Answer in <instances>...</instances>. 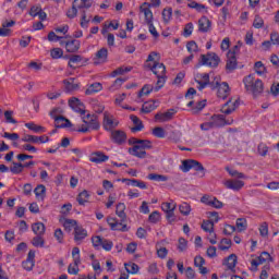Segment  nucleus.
<instances>
[{"instance_id": "obj_1", "label": "nucleus", "mask_w": 279, "mask_h": 279, "mask_svg": "<svg viewBox=\"0 0 279 279\" xmlns=\"http://www.w3.org/2000/svg\"><path fill=\"white\" fill-rule=\"evenodd\" d=\"M144 69L151 71L158 78L156 86L154 87L155 93H158L167 82V68L165 66V63H160V53L151 51L144 63Z\"/></svg>"}, {"instance_id": "obj_2", "label": "nucleus", "mask_w": 279, "mask_h": 279, "mask_svg": "<svg viewBox=\"0 0 279 279\" xmlns=\"http://www.w3.org/2000/svg\"><path fill=\"white\" fill-rule=\"evenodd\" d=\"M129 143L133 145L132 148H129L131 156H135V158H147V151L145 149H151V141L133 137L129 140Z\"/></svg>"}, {"instance_id": "obj_3", "label": "nucleus", "mask_w": 279, "mask_h": 279, "mask_svg": "<svg viewBox=\"0 0 279 279\" xmlns=\"http://www.w3.org/2000/svg\"><path fill=\"white\" fill-rule=\"evenodd\" d=\"M81 119L84 124L81 125V128L77 130V132H82L83 134H86L87 132H90V130H99V119L95 114L90 113H84L81 116Z\"/></svg>"}, {"instance_id": "obj_4", "label": "nucleus", "mask_w": 279, "mask_h": 279, "mask_svg": "<svg viewBox=\"0 0 279 279\" xmlns=\"http://www.w3.org/2000/svg\"><path fill=\"white\" fill-rule=\"evenodd\" d=\"M244 86L246 90L252 93L254 96L260 95L265 90V85H263V81L259 78L255 80L254 75L250 74L243 80Z\"/></svg>"}, {"instance_id": "obj_5", "label": "nucleus", "mask_w": 279, "mask_h": 279, "mask_svg": "<svg viewBox=\"0 0 279 279\" xmlns=\"http://www.w3.org/2000/svg\"><path fill=\"white\" fill-rule=\"evenodd\" d=\"M210 88L211 90L218 89L217 95L219 99H227L228 95H230V85L227 82L221 83V78L216 76L214 81H211Z\"/></svg>"}, {"instance_id": "obj_6", "label": "nucleus", "mask_w": 279, "mask_h": 279, "mask_svg": "<svg viewBox=\"0 0 279 279\" xmlns=\"http://www.w3.org/2000/svg\"><path fill=\"white\" fill-rule=\"evenodd\" d=\"M221 125H232V120L226 121L223 116H214L211 117L210 121L201 124V130L208 132V130H213V128H219Z\"/></svg>"}, {"instance_id": "obj_7", "label": "nucleus", "mask_w": 279, "mask_h": 279, "mask_svg": "<svg viewBox=\"0 0 279 279\" xmlns=\"http://www.w3.org/2000/svg\"><path fill=\"white\" fill-rule=\"evenodd\" d=\"M90 5H93V2L88 0H74L72 8L66 12L68 19H75V16H77V10H88Z\"/></svg>"}, {"instance_id": "obj_8", "label": "nucleus", "mask_w": 279, "mask_h": 279, "mask_svg": "<svg viewBox=\"0 0 279 279\" xmlns=\"http://www.w3.org/2000/svg\"><path fill=\"white\" fill-rule=\"evenodd\" d=\"M219 62H221V59L215 52H208L207 54L201 56V64L204 66L216 68L219 66Z\"/></svg>"}, {"instance_id": "obj_9", "label": "nucleus", "mask_w": 279, "mask_h": 279, "mask_svg": "<svg viewBox=\"0 0 279 279\" xmlns=\"http://www.w3.org/2000/svg\"><path fill=\"white\" fill-rule=\"evenodd\" d=\"M180 169L183 171V173H189L190 169H195V171H204V166H202V163L197 160L187 159L182 161Z\"/></svg>"}, {"instance_id": "obj_10", "label": "nucleus", "mask_w": 279, "mask_h": 279, "mask_svg": "<svg viewBox=\"0 0 279 279\" xmlns=\"http://www.w3.org/2000/svg\"><path fill=\"white\" fill-rule=\"evenodd\" d=\"M194 80L197 84L196 88H198L199 90H204L206 86H210V84L213 83L210 82V75L208 73L196 74Z\"/></svg>"}, {"instance_id": "obj_11", "label": "nucleus", "mask_w": 279, "mask_h": 279, "mask_svg": "<svg viewBox=\"0 0 279 279\" xmlns=\"http://www.w3.org/2000/svg\"><path fill=\"white\" fill-rule=\"evenodd\" d=\"M267 260H271V255L267 252H263L258 257L251 260V269L252 271H256L259 265L267 263Z\"/></svg>"}, {"instance_id": "obj_12", "label": "nucleus", "mask_w": 279, "mask_h": 279, "mask_svg": "<svg viewBox=\"0 0 279 279\" xmlns=\"http://www.w3.org/2000/svg\"><path fill=\"white\" fill-rule=\"evenodd\" d=\"M102 125L105 130L110 131L114 130L117 125H119V121L114 119V116L110 114L108 111L104 113V122Z\"/></svg>"}, {"instance_id": "obj_13", "label": "nucleus", "mask_w": 279, "mask_h": 279, "mask_svg": "<svg viewBox=\"0 0 279 279\" xmlns=\"http://www.w3.org/2000/svg\"><path fill=\"white\" fill-rule=\"evenodd\" d=\"M69 106L74 110V112H77L81 114H86V107L84 106V102H81L78 98L72 97L69 99Z\"/></svg>"}, {"instance_id": "obj_14", "label": "nucleus", "mask_w": 279, "mask_h": 279, "mask_svg": "<svg viewBox=\"0 0 279 279\" xmlns=\"http://www.w3.org/2000/svg\"><path fill=\"white\" fill-rule=\"evenodd\" d=\"M58 109H52L50 111V117L54 119L58 128H71V121L62 116H57Z\"/></svg>"}, {"instance_id": "obj_15", "label": "nucleus", "mask_w": 279, "mask_h": 279, "mask_svg": "<svg viewBox=\"0 0 279 279\" xmlns=\"http://www.w3.org/2000/svg\"><path fill=\"white\" fill-rule=\"evenodd\" d=\"M107 223L108 226H110L111 230L128 232V225H125V221H123V219H121V222H119L117 218H108Z\"/></svg>"}, {"instance_id": "obj_16", "label": "nucleus", "mask_w": 279, "mask_h": 279, "mask_svg": "<svg viewBox=\"0 0 279 279\" xmlns=\"http://www.w3.org/2000/svg\"><path fill=\"white\" fill-rule=\"evenodd\" d=\"M140 12L144 15L146 24L154 22V13L151 12V4H149V2L142 3Z\"/></svg>"}, {"instance_id": "obj_17", "label": "nucleus", "mask_w": 279, "mask_h": 279, "mask_svg": "<svg viewBox=\"0 0 279 279\" xmlns=\"http://www.w3.org/2000/svg\"><path fill=\"white\" fill-rule=\"evenodd\" d=\"M213 29V22L207 16H202L198 20V32L202 34H208Z\"/></svg>"}, {"instance_id": "obj_18", "label": "nucleus", "mask_w": 279, "mask_h": 279, "mask_svg": "<svg viewBox=\"0 0 279 279\" xmlns=\"http://www.w3.org/2000/svg\"><path fill=\"white\" fill-rule=\"evenodd\" d=\"M106 62H108V48H101L94 57V64H106Z\"/></svg>"}, {"instance_id": "obj_19", "label": "nucleus", "mask_w": 279, "mask_h": 279, "mask_svg": "<svg viewBox=\"0 0 279 279\" xmlns=\"http://www.w3.org/2000/svg\"><path fill=\"white\" fill-rule=\"evenodd\" d=\"M226 189H230L231 191H241L245 186V182L236 179L227 180L223 182Z\"/></svg>"}, {"instance_id": "obj_20", "label": "nucleus", "mask_w": 279, "mask_h": 279, "mask_svg": "<svg viewBox=\"0 0 279 279\" xmlns=\"http://www.w3.org/2000/svg\"><path fill=\"white\" fill-rule=\"evenodd\" d=\"M201 201L203 204H206V206H213V208H217V209L223 208V203L217 199V197L203 196Z\"/></svg>"}, {"instance_id": "obj_21", "label": "nucleus", "mask_w": 279, "mask_h": 279, "mask_svg": "<svg viewBox=\"0 0 279 279\" xmlns=\"http://www.w3.org/2000/svg\"><path fill=\"white\" fill-rule=\"evenodd\" d=\"M238 108H239V100L230 99L223 105L221 111L223 112V114H232V112H234V110H236Z\"/></svg>"}, {"instance_id": "obj_22", "label": "nucleus", "mask_w": 279, "mask_h": 279, "mask_svg": "<svg viewBox=\"0 0 279 279\" xmlns=\"http://www.w3.org/2000/svg\"><path fill=\"white\" fill-rule=\"evenodd\" d=\"M34 258H36V253L34 251H29L26 260L22 263L23 269L32 271L35 265Z\"/></svg>"}, {"instance_id": "obj_23", "label": "nucleus", "mask_w": 279, "mask_h": 279, "mask_svg": "<svg viewBox=\"0 0 279 279\" xmlns=\"http://www.w3.org/2000/svg\"><path fill=\"white\" fill-rule=\"evenodd\" d=\"M110 157L101 151H95L90 155L89 160L90 162H95L96 165H101V162H107Z\"/></svg>"}, {"instance_id": "obj_24", "label": "nucleus", "mask_w": 279, "mask_h": 279, "mask_svg": "<svg viewBox=\"0 0 279 279\" xmlns=\"http://www.w3.org/2000/svg\"><path fill=\"white\" fill-rule=\"evenodd\" d=\"M111 141L117 143V145H123L128 141V135L123 131H113L111 133Z\"/></svg>"}, {"instance_id": "obj_25", "label": "nucleus", "mask_w": 279, "mask_h": 279, "mask_svg": "<svg viewBox=\"0 0 279 279\" xmlns=\"http://www.w3.org/2000/svg\"><path fill=\"white\" fill-rule=\"evenodd\" d=\"M158 106H160V100H148L143 104L142 112L149 114V112H154Z\"/></svg>"}, {"instance_id": "obj_26", "label": "nucleus", "mask_w": 279, "mask_h": 279, "mask_svg": "<svg viewBox=\"0 0 279 279\" xmlns=\"http://www.w3.org/2000/svg\"><path fill=\"white\" fill-rule=\"evenodd\" d=\"M173 114H175V110L169 109L167 112L157 113L155 119L156 121H159V123H167V121H171V119H173Z\"/></svg>"}, {"instance_id": "obj_27", "label": "nucleus", "mask_w": 279, "mask_h": 279, "mask_svg": "<svg viewBox=\"0 0 279 279\" xmlns=\"http://www.w3.org/2000/svg\"><path fill=\"white\" fill-rule=\"evenodd\" d=\"M82 44L77 39H71L65 43V50L68 53H77Z\"/></svg>"}, {"instance_id": "obj_28", "label": "nucleus", "mask_w": 279, "mask_h": 279, "mask_svg": "<svg viewBox=\"0 0 279 279\" xmlns=\"http://www.w3.org/2000/svg\"><path fill=\"white\" fill-rule=\"evenodd\" d=\"M227 65L226 69L229 73H232V71H234V69H236V57H234V52L229 51L227 53Z\"/></svg>"}, {"instance_id": "obj_29", "label": "nucleus", "mask_w": 279, "mask_h": 279, "mask_svg": "<svg viewBox=\"0 0 279 279\" xmlns=\"http://www.w3.org/2000/svg\"><path fill=\"white\" fill-rule=\"evenodd\" d=\"M65 89L68 93H73L75 90H80V83L75 82V78L71 77L63 81Z\"/></svg>"}, {"instance_id": "obj_30", "label": "nucleus", "mask_w": 279, "mask_h": 279, "mask_svg": "<svg viewBox=\"0 0 279 279\" xmlns=\"http://www.w3.org/2000/svg\"><path fill=\"white\" fill-rule=\"evenodd\" d=\"M223 265L227 267V269L229 271H234L235 267H236V255L235 254H231L229 255L225 262Z\"/></svg>"}, {"instance_id": "obj_31", "label": "nucleus", "mask_w": 279, "mask_h": 279, "mask_svg": "<svg viewBox=\"0 0 279 279\" xmlns=\"http://www.w3.org/2000/svg\"><path fill=\"white\" fill-rule=\"evenodd\" d=\"M34 193L38 202H44L45 195H47V187H45L43 184H39L35 187Z\"/></svg>"}, {"instance_id": "obj_32", "label": "nucleus", "mask_w": 279, "mask_h": 279, "mask_svg": "<svg viewBox=\"0 0 279 279\" xmlns=\"http://www.w3.org/2000/svg\"><path fill=\"white\" fill-rule=\"evenodd\" d=\"M25 128H27V130H31L32 132H35V134H45V132H47V129L45 126L38 125L34 122L25 123Z\"/></svg>"}, {"instance_id": "obj_33", "label": "nucleus", "mask_w": 279, "mask_h": 279, "mask_svg": "<svg viewBox=\"0 0 279 279\" xmlns=\"http://www.w3.org/2000/svg\"><path fill=\"white\" fill-rule=\"evenodd\" d=\"M131 121L134 123V126L131 129V131L133 133H136V132H141L143 130V128H145L143 125V121H141V119H138V117L132 114L130 117Z\"/></svg>"}, {"instance_id": "obj_34", "label": "nucleus", "mask_w": 279, "mask_h": 279, "mask_svg": "<svg viewBox=\"0 0 279 279\" xmlns=\"http://www.w3.org/2000/svg\"><path fill=\"white\" fill-rule=\"evenodd\" d=\"M104 90V85L101 83H94L87 87L85 95H95V93H101Z\"/></svg>"}, {"instance_id": "obj_35", "label": "nucleus", "mask_w": 279, "mask_h": 279, "mask_svg": "<svg viewBox=\"0 0 279 279\" xmlns=\"http://www.w3.org/2000/svg\"><path fill=\"white\" fill-rule=\"evenodd\" d=\"M85 236H88L86 229L78 226L74 228V241H84Z\"/></svg>"}, {"instance_id": "obj_36", "label": "nucleus", "mask_w": 279, "mask_h": 279, "mask_svg": "<svg viewBox=\"0 0 279 279\" xmlns=\"http://www.w3.org/2000/svg\"><path fill=\"white\" fill-rule=\"evenodd\" d=\"M116 215L122 219V221H125L128 219V215H125V203H119L116 207Z\"/></svg>"}, {"instance_id": "obj_37", "label": "nucleus", "mask_w": 279, "mask_h": 279, "mask_svg": "<svg viewBox=\"0 0 279 279\" xmlns=\"http://www.w3.org/2000/svg\"><path fill=\"white\" fill-rule=\"evenodd\" d=\"M32 230L37 236H43V234H45V223L35 222L32 225Z\"/></svg>"}, {"instance_id": "obj_38", "label": "nucleus", "mask_w": 279, "mask_h": 279, "mask_svg": "<svg viewBox=\"0 0 279 279\" xmlns=\"http://www.w3.org/2000/svg\"><path fill=\"white\" fill-rule=\"evenodd\" d=\"M201 228L204 232L213 234L215 232V222H213V220H204Z\"/></svg>"}, {"instance_id": "obj_39", "label": "nucleus", "mask_w": 279, "mask_h": 279, "mask_svg": "<svg viewBox=\"0 0 279 279\" xmlns=\"http://www.w3.org/2000/svg\"><path fill=\"white\" fill-rule=\"evenodd\" d=\"M122 182H128L131 186H137V189H147V184L143 181H138L136 179H123Z\"/></svg>"}, {"instance_id": "obj_40", "label": "nucleus", "mask_w": 279, "mask_h": 279, "mask_svg": "<svg viewBox=\"0 0 279 279\" xmlns=\"http://www.w3.org/2000/svg\"><path fill=\"white\" fill-rule=\"evenodd\" d=\"M187 8H191L192 10H196V12H204V10H206V5L195 2L194 0L189 1Z\"/></svg>"}, {"instance_id": "obj_41", "label": "nucleus", "mask_w": 279, "mask_h": 279, "mask_svg": "<svg viewBox=\"0 0 279 279\" xmlns=\"http://www.w3.org/2000/svg\"><path fill=\"white\" fill-rule=\"evenodd\" d=\"M90 197V194H88V191L84 190L83 192H81L77 196V202L80 204V206H84V204H86L88 202V198Z\"/></svg>"}, {"instance_id": "obj_42", "label": "nucleus", "mask_w": 279, "mask_h": 279, "mask_svg": "<svg viewBox=\"0 0 279 279\" xmlns=\"http://www.w3.org/2000/svg\"><path fill=\"white\" fill-rule=\"evenodd\" d=\"M148 180H153L154 182H167L169 180V177L165 174H156V173H150L148 174Z\"/></svg>"}, {"instance_id": "obj_43", "label": "nucleus", "mask_w": 279, "mask_h": 279, "mask_svg": "<svg viewBox=\"0 0 279 279\" xmlns=\"http://www.w3.org/2000/svg\"><path fill=\"white\" fill-rule=\"evenodd\" d=\"M191 205L189 203H182L181 205H179V211L181 213V215H183V217H189V215H191Z\"/></svg>"}, {"instance_id": "obj_44", "label": "nucleus", "mask_w": 279, "mask_h": 279, "mask_svg": "<svg viewBox=\"0 0 279 279\" xmlns=\"http://www.w3.org/2000/svg\"><path fill=\"white\" fill-rule=\"evenodd\" d=\"M132 68L120 66L111 72L110 77H117V75H125V73H130Z\"/></svg>"}, {"instance_id": "obj_45", "label": "nucleus", "mask_w": 279, "mask_h": 279, "mask_svg": "<svg viewBox=\"0 0 279 279\" xmlns=\"http://www.w3.org/2000/svg\"><path fill=\"white\" fill-rule=\"evenodd\" d=\"M257 154L265 158V156L269 154V146H267L265 143H259L257 146Z\"/></svg>"}, {"instance_id": "obj_46", "label": "nucleus", "mask_w": 279, "mask_h": 279, "mask_svg": "<svg viewBox=\"0 0 279 279\" xmlns=\"http://www.w3.org/2000/svg\"><path fill=\"white\" fill-rule=\"evenodd\" d=\"M128 78H117L113 84L109 87V90H111L112 93H114V90H119V88H121V86H123V83L126 82Z\"/></svg>"}, {"instance_id": "obj_47", "label": "nucleus", "mask_w": 279, "mask_h": 279, "mask_svg": "<svg viewBox=\"0 0 279 279\" xmlns=\"http://www.w3.org/2000/svg\"><path fill=\"white\" fill-rule=\"evenodd\" d=\"M232 246V241L230 239H222L218 245V248L222 252H226V250H230Z\"/></svg>"}, {"instance_id": "obj_48", "label": "nucleus", "mask_w": 279, "mask_h": 279, "mask_svg": "<svg viewBox=\"0 0 279 279\" xmlns=\"http://www.w3.org/2000/svg\"><path fill=\"white\" fill-rule=\"evenodd\" d=\"M235 226L239 232H243L247 230V220L245 218H238Z\"/></svg>"}, {"instance_id": "obj_49", "label": "nucleus", "mask_w": 279, "mask_h": 279, "mask_svg": "<svg viewBox=\"0 0 279 279\" xmlns=\"http://www.w3.org/2000/svg\"><path fill=\"white\" fill-rule=\"evenodd\" d=\"M50 56L53 60H60V58L64 56V50H62L61 48H53L52 50H50Z\"/></svg>"}, {"instance_id": "obj_50", "label": "nucleus", "mask_w": 279, "mask_h": 279, "mask_svg": "<svg viewBox=\"0 0 279 279\" xmlns=\"http://www.w3.org/2000/svg\"><path fill=\"white\" fill-rule=\"evenodd\" d=\"M226 171H228L229 175H231L232 178H238V180H245V178H247V177H245V174L243 172H239L236 170H232V169H230L228 167L226 168Z\"/></svg>"}, {"instance_id": "obj_51", "label": "nucleus", "mask_w": 279, "mask_h": 279, "mask_svg": "<svg viewBox=\"0 0 279 279\" xmlns=\"http://www.w3.org/2000/svg\"><path fill=\"white\" fill-rule=\"evenodd\" d=\"M11 173H14V175H19V173H23V163L13 162L12 167H10Z\"/></svg>"}, {"instance_id": "obj_52", "label": "nucleus", "mask_w": 279, "mask_h": 279, "mask_svg": "<svg viewBox=\"0 0 279 279\" xmlns=\"http://www.w3.org/2000/svg\"><path fill=\"white\" fill-rule=\"evenodd\" d=\"M154 92H155L154 85H144L138 93V97L141 98L144 95H149L150 93H154Z\"/></svg>"}, {"instance_id": "obj_53", "label": "nucleus", "mask_w": 279, "mask_h": 279, "mask_svg": "<svg viewBox=\"0 0 279 279\" xmlns=\"http://www.w3.org/2000/svg\"><path fill=\"white\" fill-rule=\"evenodd\" d=\"M177 204H175V202H170V203H162V205H161V209L163 210V213H169V211H171V210H175V208H177Z\"/></svg>"}, {"instance_id": "obj_54", "label": "nucleus", "mask_w": 279, "mask_h": 279, "mask_svg": "<svg viewBox=\"0 0 279 279\" xmlns=\"http://www.w3.org/2000/svg\"><path fill=\"white\" fill-rule=\"evenodd\" d=\"M22 143H33V144H38V136L36 135H29V134H25L22 137Z\"/></svg>"}, {"instance_id": "obj_55", "label": "nucleus", "mask_w": 279, "mask_h": 279, "mask_svg": "<svg viewBox=\"0 0 279 279\" xmlns=\"http://www.w3.org/2000/svg\"><path fill=\"white\" fill-rule=\"evenodd\" d=\"M68 274H71L72 276H77L80 274V264H70L68 267Z\"/></svg>"}, {"instance_id": "obj_56", "label": "nucleus", "mask_w": 279, "mask_h": 279, "mask_svg": "<svg viewBox=\"0 0 279 279\" xmlns=\"http://www.w3.org/2000/svg\"><path fill=\"white\" fill-rule=\"evenodd\" d=\"M264 25H265V21L263 20V17H260L259 15H256L253 21V27H255V29H260Z\"/></svg>"}, {"instance_id": "obj_57", "label": "nucleus", "mask_w": 279, "mask_h": 279, "mask_svg": "<svg viewBox=\"0 0 279 279\" xmlns=\"http://www.w3.org/2000/svg\"><path fill=\"white\" fill-rule=\"evenodd\" d=\"M72 258L74 260V263L76 264H81L82 259L80 258V247H73L72 250Z\"/></svg>"}, {"instance_id": "obj_58", "label": "nucleus", "mask_w": 279, "mask_h": 279, "mask_svg": "<svg viewBox=\"0 0 279 279\" xmlns=\"http://www.w3.org/2000/svg\"><path fill=\"white\" fill-rule=\"evenodd\" d=\"M265 71H266L265 64H263L262 61H257L255 63V73H257V75H263Z\"/></svg>"}, {"instance_id": "obj_59", "label": "nucleus", "mask_w": 279, "mask_h": 279, "mask_svg": "<svg viewBox=\"0 0 279 279\" xmlns=\"http://www.w3.org/2000/svg\"><path fill=\"white\" fill-rule=\"evenodd\" d=\"M14 111L7 110L4 111V119L7 123H13L16 124V120L13 119Z\"/></svg>"}, {"instance_id": "obj_60", "label": "nucleus", "mask_w": 279, "mask_h": 279, "mask_svg": "<svg viewBox=\"0 0 279 279\" xmlns=\"http://www.w3.org/2000/svg\"><path fill=\"white\" fill-rule=\"evenodd\" d=\"M186 49L187 51L193 54V53H197L198 48H197V43L195 41H189L186 45Z\"/></svg>"}, {"instance_id": "obj_61", "label": "nucleus", "mask_w": 279, "mask_h": 279, "mask_svg": "<svg viewBox=\"0 0 279 279\" xmlns=\"http://www.w3.org/2000/svg\"><path fill=\"white\" fill-rule=\"evenodd\" d=\"M186 247H189V242L184 238L179 239V252H186Z\"/></svg>"}, {"instance_id": "obj_62", "label": "nucleus", "mask_w": 279, "mask_h": 279, "mask_svg": "<svg viewBox=\"0 0 279 279\" xmlns=\"http://www.w3.org/2000/svg\"><path fill=\"white\" fill-rule=\"evenodd\" d=\"M148 221L150 223H158V221H160V213L153 211L148 217Z\"/></svg>"}, {"instance_id": "obj_63", "label": "nucleus", "mask_w": 279, "mask_h": 279, "mask_svg": "<svg viewBox=\"0 0 279 279\" xmlns=\"http://www.w3.org/2000/svg\"><path fill=\"white\" fill-rule=\"evenodd\" d=\"M153 134L154 136H156V138H165V129L157 126L153 130Z\"/></svg>"}, {"instance_id": "obj_64", "label": "nucleus", "mask_w": 279, "mask_h": 279, "mask_svg": "<svg viewBox=\"0 0 279 279\" xmlns=\"http://www.w3.org/2000/svg\"><path fill=\"white\" fill-rule=\"evenodd\" d=\"M125 269L129 274H138V265L134 263L125 265Z\"/></svg>"}]
</instances>
